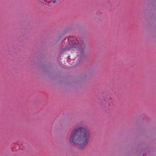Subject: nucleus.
I'll return each instance as SVG.
<instances>
[{"label":"nucleus","mask_w":156,"mask_h":156,"mask_svg":"<svg viewBox=\"0 0 156 156\" xmlns=\"http://www.w3.org/2000/svg\"><path fill=\"white\" fill-rule=\"evenodd\" d=\"M90 136V132L88 129L79 126L71 131L69 141V143L78 146L81 149L84 148L87 144Z\"/></svg>","instance_id":"1"},{"label":"nucleus","mask_w":156,"mask_h":156,"mask_svg":"<svg viewBox=\"0 0 156 156\" xmlns=\"http://www.w3.org/2000/svg\"><path fill=\"white\" fill-rule=\"evenodd\" d=\"M68 42H72V45L71 47L69 48H66L64 50V51L70 50L74 48L75 50H76L79 51V52L81 53V54L83 52V51L81 47L79 46L78 45V44L79 43L76 39V38L75 37H70L68 38Z\"/></svg>","instance_id":"2"},{"label":"nucleus","mask_w":156,"mask_h":156,"mask_svg":"<svg viewBox=\"0 0 156 156\" xmlns=\"http://www.w3.org/2000/svg\"><path fill=\"white\" fill-rule=\"evenodd\" d=\"M39 1L42 3H44V2L45 1H47V0H39ZM50 1H48V2L50 3Z\"/></svg>","instance_id":"3"},{"label":"nucleus","mask_w":156,"mask_h":156,"mask_svg":"<svg viewBox=\"0 0 156 156\" xmlns=\"http://www.w3.org/2000/svg\"><path fill=\"white\" fill-rule=\"evenodd\" d=\"M69 46H71V44H70L69 45Z\"/></svg>","instance_id":"4"}]
</instances>
